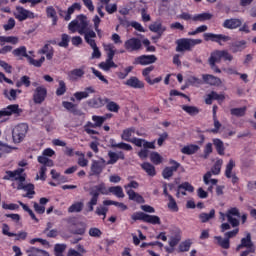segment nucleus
<instances>
[{"label":"nucleus","mask_w":256,"mask_h":256,"mask_svg":"<svg viewBox=\"0 0 256 256\" xmlns=\"http://www.w3.org/2000/svg\"><path fill=\"white\" fill-rule=\"evenodd\" d=\"M132 221H142L143 223H149L150 225H161V218L157 215H149L145 212H134L131 215Z\"/></svg>","instance_id":"4"},{"label":"nucleus","mask_w":256,"mask_h":256,"mask_svg":"<svg viewBox=\"0 0 256 256\" xmlns=\"http://www.w3.org/2000/svg\"><path fill=\"white\" fill-rule=\"evenodd\" d=\"M178 189H180V190L183 189V191H188V193H193V191H195V188L189 182H184V183L180 184L178 186Z\"/></svg>","instance_id":"64"},{"label":"nucleus","mask_w":256,"mask_h":256,"mask_svg":"<svg viewBox=\"0 0 256 256\" xmlns=\"http://www.w3.org/2000/svg\"><path fill=\"white\" fill-rule=\"evenodd\" d=\"M221 59L224 61H233V55L227 50H215L211 52L208 63L209 65L215 66V63H219Z\"/></svg>","instance_id":"6"},{"label":"nucleus","mask_w":256,"mask_h":256,"mask_svg":"<svg viewBox=\"0 0 256 256\" xmlns=\"http://www.w3.org/2000/svg\"><path fill=\"white\" fill-rule=\"evenodd\" d=\"M16 179L18 180V185L16 189L18 191H26V194H24L23 197L33 199V195H35V185L32 183L25 184V181L27 180V175L23 174V176H20Z\"/></svg>","instance_id":"5"},{"label":"nucleus","mask_w":256,"mask_h":256,"mask_svg":"<svg viewBox=\"0 0 256 256\" xmlns=\"http://www.w3.org/2000/svg\"><path fill=\"white\" fill-rule=\"evenodd\" d=\"M92 121H94V124L91 122H88V125H90V127H93V128L101 127V125H103V123L107 121V117L94 115L92 116Z\"/></svg>","instance_id":"44"},{"label":"nucleus","mask_w":256,"mask_h":256,"mask_svg":"<svg viewBox=\"0 0 256 256\" xmlns=\"http://www.w3.org/2000/svg\"><path fill=\"white\" fill-rule=\"evenodd\" d=\"M75 11H81V4L80 3H73L67 11L59 10L60 17H64L66 21H71V16Z\"/></svg>","instance_id":"17"},{"label":"nucleus","mask_w":256,"mask_h":256,"mask_svg":"<svg viewBox=\"0 0 256 256\" xmlns=\"http://www.w3.org/2000/svg\"><path fill=\"white\" fill-rule=\"evenodd\" d=\"M133 133H135L134 127L123 130L121 139H123V141H127L128 143H131V141L133 140V138H131Z\"/></svg>","instance_id":"49"},{"label":"nucleus","mask_w":256,"mask_h":256,"mask_svg":"<svg viewBox=\"0 0 256 256\" xmlns=\"http://www.w3.org/2000/svg\"><path fill=\"white\" fill-rule=\"evenodd\" d=\"M62 107L68 110L69 113H72V115H76L78 117H81V115H83V112L77 108V104H74L73 102L63 101Z\"/></svg>","instance_id":"24"},{"label":"nucleus","mask_w":256,"mask_h":256,"mask_svg":"<svg viewBox=\"0 0 256 256\" xmlns=\"http://www.w3.org/2000/svg\"><path fill=\"white\" fill-rule=\"evenodd\" d=\"M27 131H29V125L27 123H20L12 131V139L14 143H21L27 137Z\"/></svg>","instance_id":"7"},{"label":"nucleus","mask_w":256,"mask_h":256,"mask_svg":"<svg viewBox=\"0 0 256 256\" xmlns=\"http://www.w3.org/2000/svg\"><path fill=\"white\" fill-rule=\"evenodd\" d=\"M213 101H225V94H218L215 91L207 94L205 97L206 105H213Z\"/></svg>","instance_id":"25"},{"label":"nucleus","mask_w":256,"mask_h":256,"mask_svg":"<svg viewBox=\"0 0 256 256\" xmlns=\"http://www.w3.org/2000/svg\"><path fill=\"white\" fill-rule=\"evenodd\" d=\"M108 157H109V160L106 162V165H115V163H117L119 159H121V161H125V153L123 151H118V152L109 151Z\"/></svg>","instance_id":"21"},{"label":"nucleus","mask_w":256,"mask_h":256,"mask_svg":"<svg viewBox=\"0 0 256 256\" xmlns=\"http://www.w3.org/2000/svg\"><path fill=\"white\" fill-rule=\"evenodd\" d=\"M67 93V83L63 80L58 81V88L56 89V96L63 97V95Z\"/></svg>","instance_id":"50"},{"label":"nucleus","mask_w":256,"mask_h":256,"mask_svg":"<svg viewBox=\"0 0 256 256\" xmlns=\"http://www.w3.org/2000/svg\"><path fill=\"white\" fill-rule=\"evenodd\" d=\"M71 41V37L69 34H62L61 35V41L58 42V47H63L64 49H67L69 47V43Z\"/></svg>","instance_id":"57"},{"label":"nucleus","mask_w":256,"mask_h":256,"mask_svg":"<svg viewBox=\"0 0 256 256\" xmlns=\"http://www.w3.org/2000/svg\"><path fill=\"white\" fill-rule=\"evenodd\" d=\"M124 85L132 89H145V82L141 81L137 76H132L125 81Z\"/></svg>","instance_id":"22"},{"label":"nucleus","mask_w":256,"mask_h":256,"mask_svg":"<svg viewBox=\"0 0 256 256\" xmlns=\"http://www.w3.org/2000/svg\"><path fill=\"white\" fill-rule=\"evenodd\" d=\"M107 195L109 193H112V195H115V197H118L119 199H123L125 197V193L123 192V188L121 186H111L108 189L106 188Z\"/></svg>","instance_id":"35"},{"label":"nucleus","mask_w":256,"mask_h":256,"mask_svg":"<svg viewBox=\"0 0 256 256\" xmlns=\"http://www.w3.org/2000/svg\"><path fill=\"white\" fill-rule=\"evenodd\" d=\"M18 203L22 207V209L30 215V217L33 221H35L36 223H39V219L37 218V216H35V213L33 212V210H31V208H29V206L27 204H25L21 201H18Z\"/></svg>","instance_id":"52"},{"label":"nucleus","mask_w":256,"mask_h":256,"mask_svg":"<svg viewBox=\"0 0 256 256\" xmlns=\"http://www.w3.org/2000/svg\"><path fill=\"white\" fill-rule=\"evenodd\" d=\"M46 15L49 19H52V25H57V21H59V18L57 17V11L53 6L46 8Z\"/></svg>","instance_id":"42"},{"label":"nucleus","mask_w":256,"mask_h":256,"mask_svg":"<svg viewBox=\"0 0 256 256\" xmlns=\"http://www.w3.org/2000/svg\"><path fill=\"white\" fill-rule=\"evenodd\" d=\"M245 49H247L246 40H239L230 44V51H232V53H241V51H245Z\"/></svg>","instance_id":"27"},{"label":"nucleus","mask_w":256,"mask_h":256,"mask_svg":"<svg viewBox=\"0 0 256 256\" xmlns=\"http://www.w3.org/2000/svg\"><path fill=\"white\" fill-rule=\"evenodd\" d=\"M12 55H14V57H19L20 59H23V57H25V59H29V54H27V47L25 46H20L14 49L12 51Z\"/></svg>","instance_id":"39"},{"label":"nucleus","mask_w":256,"mask_h":256,"mask_svg":"<svg viewBox=\"0 0 256 256\" xmlns=\"http://www.w3.org/2000/svg\"><path fill=\"white\" fill-rule=\"evenodd\" d=\"M17 13L15 14V19L18 21H27V19H35V13L19 6L16 8Z\"/></svg>","instance_id":"15"},{"label":"nucleus","mask_w":256,"mask_h":256,"mask_svg":"<svg viewBox=\"0 0 256 256\" xmlns=\"http://www.w3.org/2000/svg\"><path fill=\"white\" fill-rule=\"evenodd\" d=\"M212 176H213V174L211 173V171H208L204 174L203 181H204L205 185H209L210 183H211V185H217V183H219V180L211 179Z\"/></svg>","instance_id":"56"},{"label":"nucleus","mask_w":256,"mask_h":256,"mask_svg":"<svg viewBox=\"0 0 256 256\" xmlns=\"http://www.w3.org/2000/svg\"><path fill=\"white\" fill-rule=\"evenodd\" d=\"M27 61L30 65H33L34 67H41L43 63H45V56H41L39 60H35L33 57L29 56Z\"/></svg>","instance_id":"60"},{"label":"nucleus","mask_w":256,"mask_h":256,"mask_svg":"<svg viewBox=\"0 0 256 256\" xmlns=\"http://www.w3.org/2000/svg\"><path fill=\"white\" fill-rule=\"evenodd\" d=\"M85 75V67L82 68H75L68 72V79L69 81H78Z\"/></svg>","instance_id":"28"},{"label":"nucleus","mask_w":256,"mask_h":256,"mask_svg":"<svg viewBox=\"0 0 256 256\" xmlns=\"http://www.w3.org/2000/svg\"><path fill=\"white\" fill-rule=\"evenodd\" d=\"M5 43H11V45H17L19 38L17 36H0L1 47L5 46Z\"/></svg>","instance_id":"40"},{"label":"nucleus","mask_w":256,"mask_h":256,"mask_svg":"<svg viewBox=\"0 0 256 256\" xmlns=\"http://www.w3.org/2000/svg\"><path fill=\"white\" fill-rule=\"evenodd\" d=\"M107 193V186L105 185V182L90 188L89 195L91 196V199L86 204L87 212H93L95 210V205L99 203V195H107Z\"/></svg>","instance_id":"1"},{"label":"nucleus","mask_w":256,"mask_h":256,"mask_svg":"<svg viewBox=\"0 0 256 256\" xmlns=\"http://www.w3.org/2000/svg\"><path fill=\"white\" fill-rule=\"evenodd\" d=\"M3 95L8 101H16L17 100V90L11 89L10 91L5 89Z\"/></svg>","instance_id":"55"},{"label":"nucleus","mask_w":256,"mask_h":256,"mask_svg":"<svg viewBox=\"0 0 256 256\" xmlns=\"http://www.w3.org/2000/svg\"><path fill=\"white\" fill-rule=\"evenodd\" d=\"M150 160L154 163V165H161L163 162V157H161L158 152H152L150 154Z\"/></svg>","instance_id":"61"},{"label":"nucleus","mask_w":256,"mask_h":256,"mask_svg":"<svg viewBox=\"0 0 256 256\" xmlns=\"http://www.w3.org/2000/svg\"><path fill=\"white\" fill-rule=\"evenodd\" d=\"M32 99L35 105H41L47 99V88L45 86L36 87Z\"/></svg>","instance_id":"10"},{"label":"nucleus","mask_w":256,"mask_h":256,"mask_svg":"<svg viewBox=\"0 0 256 256\" xmlns=\"http://www.w3.org/2000/svg\"><path fill=\"white\" fill-rule=\"evenodd\" d=\"M105 167H107V161L104 160V158L92 160L90 166L91 175H94L95 177H100L101 173H103V171L105 170Z\"/></svg>","instance_id":"8"},{"label":"nucleus","mask_w":256,"mask_h":256,"mask_svg":"<svg viewBox=\"0 0 256 256\" xmlns=\"http://www.w3.org/2000/svg\"><path fill=\"white\" fill-rule=\"evenodd\" d=\"M214 239L217 241V245L222 249H230L231 248V241L228 240L226 237L215 236Z\"/></svg>","instance_id":"43"},{"label":"nucleus","mask_w":256,"mask_h":256,"mask_svg":"<svg viewBox=\"0 0 256 256\" xmlns=\"http://www.w3.org/2000/svg\"><path fill=\"white\" fill-rule=\"evenodd\" d=\"M76 20L78 21V33L80 35H84L85 33H87V27L89 25V23L87 22V16L80 14L76 17Z\"/></svg>","instance_id":"26"},{"label":"nucleus","mask_w":256,"mask_h":256,"mask_svg":"<svg viewBox=\"0 0 256 256\" xmlns=\"http://www.w3.org/2000/svg\"><path fill=\"white\" fill-rule=\"evenodd\" d=\"M191 245H193V241H191V239L182 241L178 246L179 253H187V251L191 249Z\"/></svg>","instance_id":"47"},{"label":"nucleus","mask_w":256,"mask_h":256,"mask_svg":"<svg viewBox=\"0 0 256 256\" xmlns=\"http://www.w3.org/2000/svg\"><path fill=\"white\" fill-rule=\"evenodd\" d=\"M104 50L107 52V59L105 62L99 64L100 69L103 71H109L110 69L117 68V64L113 61L115 57V45L109 43L104 45Z\"/></svg>","instance_id":"2"},{"label":"nucleus","mask_w":256,"mask_h":256,"mask_svg":"<svg viewBox=\"0 0 256 256\" xmlns=\"http://www.w3.org/2000/svg\"><path fill=\"white\" fill-rule=\"evenodd\" d=\"M107 111H110L111 113H119V110L121 109V106L117 104L115 101H111V99L108 98V101L105 102Z\"/></svg>","instance_id":"45"},{"label":"nucleus","mask_w":256,"mask_h":256,"mask_svg":"<svg viewBox=\"0 0 256 256\" xmlns=\"http://www.w3.org/2000/svg\"><path fill=\"white\" fill-rule=\"evenodd\" d=\"M95 37H97V34L93 30L86 31L84 34V39L88 45H90L91 49H94L97 47V42H95Z\"/></svg>","instance_id":"30"},{"label":"nucleus","mask_w":256,"mask_h":256,"mask_svg":"<svg viewBox=\"0 0 256 256\" xmlns=\"http://www.w3.org/2000/svg\"><path fill=\"white\" fill-rule=\"evenodd\" d=\"M182 109L191 117L199 115V109L197 108V106L182 105Z\"/></svg>","instance_id":"51"},{"label":"nucleus","mask_w":256,"mask_h":256,"mask_svg":"<svg viewBox=\"0 0 256 256\" xmlns=\"http://www.w3.org/2000/svg\"><path fill=\"white\" fill-rule=\"evenodd\" d=\"M149 30L152 31V33H157V39H160L161 35L165 33L166 28L163 27V24H161L160 22H154L153 24L149 25Z\"/></svg>","instance_id":"32"},{"label":"nucleus","mask_w":256,"mask_h":256,"mask_svg":"<svg viewBox=\"0 0 256 256\" xmlns=\"http://www.w3.org/2000/svg\"><path fill=\"white\" fill-rule=\"evenodd\" d=\"M21 109L18 104L8 105L6 108L0 110V119L1 117H11V115H19Z\"/></svg>","instance_id":"18"},{"label":"nucleus","mask_w":256,"mask_h":256,"mask_svg":"<svg viewBox=\"0 0 256 256\" xmlns=\"http://www.w3.org/2000/svg\"><path fill=\"white\" fill-rule=\"evenodd\" d=\"M124 47L126 51H128L129 53H133V51L141 50V47H143V43L139 38L132 37L125 41Z\"/></svg>","instance_id":"13"},{"label":"nucleus","mask_w":256,"mask_h":256,"mask_svg":"<svg viewBox=\"0 0 256 256\" xmlns=\"http://www.w3.org/2000/svg\"><path fill=\"white\" fill-rule=\"evenodd\" d=\"M203 37L204 41H212V43H218V45L231 41V37L225 34L204 33Z\"/></svg>","instance_id":"9"},{"label":"nucleus","mask_w":256,"mask_h":256,"mask_svg":"<svg viewBox=\"0 0 256 256\" xmlns=\"http://www.w3.org/2000/svg\"><path fill=\"white\" fill-rule=\"evenodd\" d=\"M38 53L40 55H46V59L48 61H51L53 59V56L55 55V50L53 49V46L50 44H45L39 51Z\"/></svg>","instance_id":"29"},{"label":"nucleus","mask_w":256,"mask_h":256,"mask_svg":"<svg viewBox=\"0 0 256 256\" xmlns=\"http://www.w3.org/2000/svg\"><path fill=\"white\" fill-rule=\"evenodd\" d=\"M169 165L172 166L165 167L162 171V177L164 179H171V177H173V174L181 167V163L173 159L169 160Z\"/></svg>","instance_id":"11"},{"label":"nucleus","mask_w":256,"mask_h":256,"mask_svg":"<svg viewBox=\"0 0 256 256\" xmlns=\"http://www.w3.org/2000/svg\"><path fill=\"white\" fill-rule=\"evenodd\" d=\"M23 171H25V169L23 168H18L14 171L11 170H7L5 173L6 175L3 176V180L4 181H18L17 178L19 177H23Z\"/></svg>","instance_id":"20"},{"label":"nucleus","mask_w":256,"mask_h":256,"mask_svg":"<svg viewBox=\"0 0 256 256\" xmlns=\"http://www.w3.org/2000/svg\"><path fill=\"white\" fill-rule=\"evenodd\" d=\"M85 204L83 202H74L70 207H68V213H81L83 211Z\"/></svg>","instance_id":"48"},{"label":"nucleus","mask_w":256,"mask_h":256,"mask_svg":"<svg viewBox=\"0 0 256 256\" xmlns=\"http://www.w3.org/2000/svg\"><path fill=\"white\" fill-rule=\"evenodd\" d=\"M245 113H247V107L241 108H232L230 109V114L234 117H245Z\"/></svg>","instance_id":"54"},{"label":"nucleus","mask_w":256,"mask_h":256,"mask_svg":"<svg viewBox=\"0 0 256 256\" xmlns=\"http://www.w3.org/2000/svg\"><path fill=\"white\" fill-rule=\"evenodd\" d=\"M212 141L218 155H225V144L222 142V140L219 138H214Z\"/></svg>","instance_id":"41"},{"label":"nucleus","mask_w":256,"mask_h":256,"mask_svg":"<svg viewBox=\"0 0 256 256\" xmlns=\"http://www.w3.org/2000/svg\"><path fill=\"white\" fill-rule=\"evenodd\" d=\"M141 168L143 169V171H145V173H147V175H149V177H155V175H157L155 166H153V164L149 162L142 163Z\"/></svg>","instance_id":"38"},{"label":"nucleus","mask_w":256,"mask_h":256,"mask_svg":"<svg viewBox=\"0 0 256 256\" xmlns=\"http://www.w3.org/2000/svg\"><path fill=\"white\" fill-rule=\"evenodd\" d=\"M234 167L235 161L233 159H230L228 164L226 165L225 177H227V179H232L233 185H236V183H239V177H237V174L231 175V173H233Z\"/></svg>","instance_id":"19"},{"label":"nucleus","mask_w":256,"mask_h":256,"mask_svg":"<svg viewBox=\"0 0 256 256\" xmlns=\"http://www.w3.org/2000/svg\"><path fill=\"white\" fill-rule=\"evenodd\" d=\"M134 67L133 66H128L124 69L123 72H117L116 75L118 77V79H127V77L129 76V73H131V71H133Z\"/></svg>","instance_id":"62"},{"label":"nucleus","mask_w":256,"mask_h":256,"mask_svg":"<svg viewBox=\"0 0 256 256\" xmlns=\"http://www.w3.org/2000/svg\"><path fill=\"white\" fill-rule=\"evenodd\" d=\"M202 39L180 38L176 40L177 53H184V51H192L195 45H201Z\"/></svg>","instance_id":"3"},{"label":"nucleus","mask_w":256,"mask_h":256,"mask_svg":"<svg viewBox=\"0 0 256 256\" xmlns=\"http://www.w3.org/2000/svg\"><path fill=\"white\" fill-rule=\"evenodd\" d=\"M211 19H213V14L204 12L193 16L192 21H200L203 23V21H211Z\"/></svg>","instance_id":"46"},{"label":"nucleus","mask_w":256,"mask_h":256,"mask_svg":"<svg viewBox=\"0 0 256 256\" xmlns=\"http://www.w3.org/2000/svg\"><path fill=\"white\" fill-rule=\"evenodd\" d=\"M168 209L170 211H173L174 213H177L179 211V206L177 205V201H175V198H173L172 195H168Z\"/></svg>","instance_id":"58"},{"label":"nucleus","mask_w":256,"mask_h":256,"mask_svg":"<svg viewBox=\"0 0 256 256\" xmlns=\"http://www.w3.org/2000/svg\"><path fill=\"white\" fill-rule=\"evenodd\" d=\"M37 161L40 165H43V167H53L54 165L53 160L45 156H38Z\"/></svg>","instance_id":"59"},{"label":"nucleus","mask_w":256,"mask_h":256,"mask_svg":"<svg viewBox=\"0 0 256 256\" xmlns=\"http://www.w3.org/2000/svg\"><path fill=\"white\" fill-rule=\"evenodd\" d=\"M199 145L197 144H190L187 146H184L181 149V153H183V155H195V153H197V151H199Z\"/></svg>","instance_id":"37"},{"label":"nucleus","mask_w":256,"mask_h":256,"mask_svg":"<svg viewBox=\"0 0 256 256\" xmlns=\"http://www.w3.org/2000/svg\"><path fill=\"white\" fill-rule=\"evenodd\" d=\"M26 253L28 256H51L46 250L35 248L33 246L29 247L26 250Z\"/></svg>","instance_id":"34"},{"label":"nucleus","mask_w":256,"mask_h":256,"mask_svg":"<svg viewBox=\"0 0 256 256\" xmlns=\"http://www.w3.org/2000/svg\"><path fill=\"white\" fill-rule=\"evenodd\" d=\"M202 79L204 83H206L207 85H212V86L221 85V79L211 74L202 75Z\"/></svg>","instance_id":"33"},{"label":"nucleus","mask_w":256,"mask_h":256,"mask_svg":"<svg viewBox=\"0 0 256 256\" xmlns=\"http://www.w3.org/2000/svg\"><path fill=\"white\" fill-rule=\"evenodd\" d=\"M157 62V56L155 55H141L134 59L133 65H153V63Z\"/></svg>","instance_id":"14"},{"label":"nucleus","mask_w":256,"mask_h":256,"mask_svg":"<svg viewBox=\"0 0 256 256\" xmlns=\"http://www.w3.org/2000/svg\"><path fill=\"white\" fill-rule=\"evenodd\" d=\"M109 101V98L107 97H93L91 99H89L86 103L88 105V107H90L91 109H101V107H105V102Z\"/></svg>","instance_id":"16"},{"label":"nucleus","mask_w":256,"mask_h":256,"mask_svg":"<svg viewBox=\"0 0 256 256\" xmlns=\"http://www.w3.org/2000/svg\"><path fill=\"white\" fill-rule=\"evenodd\" d=\"M213 218H215V209L210 210L209 213L203 212L199 215L201 223H207V221Z\"/></svg>","instance_id":"53"},{"label":"nucleus","mask_w":256,"mask_h":256,"mask_svg":"<svg viewBox=\"0 0 256 256\" xmlns=\"http://www.w3.org/2000/svg\"><path fill=\"white\" fill-rule=\"evenodd\" d=\"M180 242H181V230L176 229L174 236L170 237L168 245L173 249L177 247V245H179Z\"/></svg>","instance_id":"36"},{"label":"nucleus","mask_w":256,"mask_h":256,"mask_svg":"<svg viewBox=\"0 0 256 256\" xmlns=\"http://www.w3.org/2000/svg\"><path fill=\"white\" fill-rule=\"evenodd\" d=\"M223 165V160H217L216 163L214 164V166L211 169V173L212 175H219V173H221V166Z\"/></svg>","instance_id":"63"},{"label":"nucleus","mask_w":256,"mask_h":256,"mask_svg":"<svg viewBox=\"0 0 256 256\" xmlns=\"http://www.w3.org/2000/svg\"><path fill=\"white\" fill-rule=\"evenodd\" d=\"M128 199L130 201H134L135 203H138L139 205L145 203V198L141 196V194L135 192L133 189L127 190Z\"/></svg>","instance_id":"31"},{"label":"nucleus","mask_w":256,"mask_h":256,"mask_svg":"<svg viewBox=\"0 0 256 256\" xmlns=\"http://www.w3.org/2000/svg\"><path fill=\"white\" fill-rule=\"evenodd\" d=\"M241 25H243V21L239 18L226 19L222 24L224 29H239Z\"/></svg>","instance_id":"23"},{"label":"nucleus","mask_w":256,"mask_h":256,"mask_svg":"<svg viewBox=\"0 0 256 256\" xmlns=\"http://www.w3.org/2000/svg\"><path fill=\"white\" fill-rule=\"evenodd\" d=\"M93 93H97L93 86H88L84 89V91H78L74 93V97H71L70 100L75 102L76 101H83V99H89L90 95Z\"/></svg>","instance_id":"12"}]
</instances>
